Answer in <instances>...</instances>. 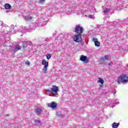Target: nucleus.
Masks as SVG:
<instances>
[{"label": "nucleus", "mask_w": 128, "mask_h": 128, "mask_svg": "<svg viewBox=\"0 0 128 128\" xmlns=\"http://www.w3.org/2000/svg\"><path fill=\"white\" fill-rule=\"evenodd\" d=\"M48 65L44 66V67L42 69L44 74H46V70H48Z\"/></svg>", "instance_id": "obj_16"}, {"label": "nucleus", "mask_w": 128, "mask_h": 128, "mask_svg": "<svg viewBox=\"0 0 128 128\" xmlns=\"http://www.w3.org/2000/svg\"><path fill=\"white\" fill-rule=\"evenodd\" d=\"M102 25H97V28H100V26H101Z\"/></svg>", "instance_id": "obj_27"}, {"label": "nucleus", "mask_w": 128, "mask_h": 128, "mask_svg": "<svg viewBox=\"0 0 128 128\" xmlns=\"http://www.w3.org/2000/svg\"><path fill=\"white\" fill-rule=\"evenodd\" d=\"M97 82H100L101 84H104V81L102 78H98V80L97 81Z\"/></svg>", "instance_id": "obj_17"}, {"label": "nucleus", "mask_w": 128, "mask_h": 128, "mask_svg": "<svg viewBox=\"0 0 128 128\" xmlns=\"http://www.w3.org/2000/svg\"><path fill=\"white\" fill-rule=\"evenodd\" d=\"M114 94H116V91L114 92Z\"/></svg>", "instance_id": "obj_30"}, {"label": "nucleus", "mask_w": 128, "mask_h": 128, "mask_svg": "<svg viewBox=\"0 0 128 128\" xmlns=\"http://www.w3.org/2000/svg\"><path fill=\"white\" fill-rule=\"evenodd\" d=\"M80 60L83 62L84 64H88V62L89 59L86 56L82 55L80 56Z\"/></svg>", "instance_id": "obj_5"}, {"label": "nucleus", "mask_w": 128, "mask_h": 128, "mask_svg": "<svg viewBox=\"0 0 128 128\" xmlns=\"http://www.w3.org/2000/svg\"><path fill=\"white\" fill-rule=\"evenodd\" d=\"M84 32V28L80 26V25H77L75 28V30H74V32L78 34L82 35Z\"/></svg>", "instance_id": "obj_3"}, {"label": "nucleus", "mask_w": 128, "mask_h": 128, "mask_svg": "<svg viewBox=\"0 0 128 128\" xmlns=\"http://www.w3.org/2000/svg\"><path fill=\"white\" fill-rule=\"evenodd\" d=\"M124 22H126V20H124Z\"/></svg>", "instance_id": "obj_32"}, {"label": "nucleus", "mask_w": 128, "mask_h": 128, "mask_svg": "<svg viewBox=\"0 0 128 128\" xmlns=\"http://www.w3.org/2000/svg\"><path fill=\"white\" fill-rule=\"evenodd\" d=\"M48 40V38H46L45 39L46 42H47Z\"/></svg>", "instance_id": "obj_29"}, {"label": "nucleus", "mask_w": 128, "mask_h": 128, "mask_svg": "<svg viewBox=\"0 0 128 128\" xmlns=\"http://www.w3.org/2000/svg\"><path fill=\"white\" fill-rule=\"evenodd\" d=\"M118 24V23L116 22H114V24Z\"/></svg>", "instance_id": "obj_28"}, {"label": "nucleus", "mask_w": 128, "mask_h": 128, "mask_svg": "<svg viewBox=\"0 0 128 128\" xmlns=\"http://www.w3.org/2000/svg\"><path fill=\"white\" fill-rule=\"evenodd\" d=\"M42 64L44 66H48V62H46V60L43 59L42 60Z\"/></svg>", "instance_id": "obj_14"}, {"label": "nucleus", "mask_w": 128, "mask_h": 128, "mask_svg": "<svg viewBox=\"0 0 128 128\" xmlns=\"http://www.w3.org/2000/svg\"><path fill=\"white\" fill-rule=\"evenodd\" d=\"M2 24H1V26H2Z\"/></svg>", "instance_id": "obj_34"}, {"label": "nucleus", "mask_w": 128, "mask_h": 128, "mask_svg": "<svg viewBox=\"0 0 128 128\" xmlns=\"http://www.w3.org/2000/svg\"><path fill=\"white\" fill-rule=\"evenodd\" d=\"M45 0H40V2H44Z\"/></svg>", "instance_id": "obj_25"}, {"label": "nucleus", "mask_w": 128, "mask_h": 128, "mask_svg": "<svg viewBox=\"0 0 128 128\" xmlns=\"http://www.w3.org/2000/svg\"><path fill=\"white\" fill-rule=\"evenodd\" d=\"M18 32H26V31H22V28H21L20 29H19L18 30Z\"/></svg>", "instance_id": "obj_20"}, {"label": "nucleus", "mask_w": 128, "mask_h": 128, "mask_svg": "<svg viewBox=\"0 0 128 128\" xmlns=\"http://www.w3.org/2000/svg\"><path fill=\"white\" fill-rule=\"evenodd\" d=\"M120 126V123H116V122H114L113 124H112V128H118V126Z\"/></svg>", "instance_id": "obj_12"}, {"label": "nucleus", "mask_w": 128, "mask_h": 128, "mask_svg": "<svg viewBox=\"0 0 128 128\" xmlns=\"http://www.w3.org/2000/svg\"><path fill=\"white\" fill-rule=\"evenodd\" d=\"M10 28H14V26H13V25L11 26H10Z\"/></svg>", "instance_id": "obj_31"}, {"label": "nucleus", "mask_w": 128, "mask_h": 128, "mask_svg": "<svg viewBox=\"0 0 128 128\" xmlns=\"http://www.w3.org/2000/svg\"><path fill=\"white\" fill-rule=\"evenodd\" d=\"M125 24H128V22H126V23H125Z\"/></svg>", "instance_id": "obj_36"}, {"label": "nucleus", "mask_w": 128, "mask_h": 128, "mask_svg": "<svg viewBox=\"0 0 128 128\" xmlns=\"http://www.w3.org/2000/svg\"><path fill=\"white\" fill-rule=\"evenodd\" d=\"M32 17L30 16H26V17H24V20H32Z\"/></svg>", "instance_id": "obj_15"}, {"label": "nucleus", "mask_w": 128, "mask_h": 128, "mask_svg": "<svg viewBox=\"0 0 128 128\" xmlns=\"http://www.w3.org/2000/svg\"><path fill=\"white\" fill-rule=\"evenodd\" d=\"M110 60V56L106 55L104 57H102L100 62H104L105 60Z\"/></svg>", "instance_id": "obj_7"}, {"label": "nucleus", "mask_w": 128, "mask_h": 128, "mask_svg": "<svg viewBox=\"0 0 128 128\" xmlns=\"http://www.w3.org/2000/svg\"><path fill=\"white\" fill-rule=\"evenodd\" d=\"M92 42H94L96 46H100V42H98V38H93Z\"/></svg>", "instance_id": "obj_10"}, {"label": "nucleus", "mask_w": 128, "mask_h": 128, "mask_svg": "<svg viewBox=\"0 0 128 128\" xmlns=\"http://www.w3.org/2000/svg\"><path fill=\"white\" fill-rule=\"evenodd\" d=\"M46 56L47 58V60H50V58H52V54H47L46 55Z\"/></svg>", "instance_id": "obj_19"}, {"label": "nucleus", "mask_w": 128, "mask_h": 128, "mask_svg": "<svg viewBox=\"0 0 128 128\" xmlns=\"http://www.w3.org/2000/svg\"><path fill=\"white\" fill-rule=\"evenodd\" d=\"M32 44V42L30 41H25L22 42V46L23 48H26L28 46H30Z\"/></svg>", "instance_id": "obj_6"}, {"label": "nucleus", "mask_w": 128, "mask_h": 128, "mask_svg": "<svg viewBox=\"0 0 128 128\" xmlns=\"http://www.w3.org/2000/svg\"><path fill=\"white\" fill-rule=\"evenodd\" d=\"M73 40L76 42H82V35L79 34H76L73 38Z\"/></svg>", "instance_id": "obj_4"}, {"label": "nucleus", "mask_w": 128, "mask_h": 128, "mask_svg": "<svg viewBox=\"0 0 128 128\" xmlns=\"http://www.w3.org/2000/svg\"><path fill=\"white\" fill-rule=\"evenodd\" d=\"M112 62H110L109 64H108V66H112Z\"/></svg>", "instance_id": "obj_26"}, {"label": "nucleus", "mask_w": 128, "mask_h": 128, "mask_svg": "<svg viewBox=\"0 0 128 128\" xmlns=\"http://www.w3.org/2000/svg\"><path fill=\"white\" fill-rule=\"evenodd\" d=\"M35 122L36 124H40V120H36Z\"/></svg>", "instance_id": "obj_21"}, {"label": "nucleus", "mask_w": 128, "mask_h": 128, "mask_svg": "<svg viewBox=\"0 0 128 128\" xmlns=\"http://www.w3.org/2000/svg\"><path fill=\"white\" fill-rule=\"evenodd\" d=\"M22 47L20 46L19 45H17L15 46L14 49L13 50L14 54H16L18 50H21Z\"/></svg>", "instance_id": "obj_11"}, {"label": "nucleus", "mask_w": 128, "mask_h": 128, "mask_svg": "<svg viewBox=\"0 0 128 128\" xmlns=\"http://www.w3.org/2000/svg\"><path fill=\"white\" fill-rule=\"evenodd\" d=\"M27 66H30V63L29 62V61H26L25 62Z\"/></svg>", "instance_id": "obj_22"}, {"label": "nucleus", "mask_w": 128, "mask_h": 128, "mask_svg": "<svg viewBox=\"0 0 128 128\" xmlns=\"http://www.w3.org/2000/svg\"><path fill=\"white\" fill-rule=\"evenodd\" d=\"M42 108H37L35 109V114H37V116H40L42 113Z\"/></svg>", "instance_id": "obj_9"}, {"label": "nucleus", "mask_w": 128, "mask_h": 128, "mask_svg": "<svg viewBox=\"0 0 128 128\" xmlns=\"http://www.w3.org/2000/svg\"><path fill=\"white\" fill-rule=\"evenodd\" d=\"M46 92H48V94H52L54 96H56L58 94V92H60V90H58V87L56 86H52V88L50 90H46Z\"/></svg>", "instance_id": "obj_1"}, {"label": "nucleus", "mask_w": 128, "mask_h": 128, "mask_svg": "<svg viewBox=\"0 0 128 128\" xmlns=\"http://www.w3.org/2000/svg\"><path fill=\"white\" fill-rule=\"evenodd\" d=\"M110 12V8H106L104 10V14H106V12Z\"/></svg>", "instance_id": "obj_18"}, {"label": "nucleus", "mask_w": 128, "mask_h": 128, "mask_svg": "<svg viewBox=\"0 0 128 128\" xmlns=\"http://www.w3.org/2000/svg\"><path fill=\"white\" fill-rule=\"evenodd\" d=\"M10 32L12 34H16V30H10Z\"/></svg>", "instance_id": "obj_23"}, {"label": "nucleus", "mask_w": 128, "mask_h": 128, "mask_svg": "<svg viewBox=\"0 0 128 128\" xmlns=\"http://www.w3.org/2000/svg\"><path fill=\"white\" fill-rule=\"evenodd\" d=\"M115 103H116V101H115Z\"/></svg>", "instance_id": "obj_35"}, {"label": "nucleus", "mask_w": 128, "mask_h": 128, "mask_svg": "<svg viewBox=\"0 0 128 128\" xmlns=\"http://www.w3.org/2000/svg\"><path fill=\"white\" fill-rule=\"evenodd\" d=\"M4 8L6 10H10V8H12V6L8 4H6L4 5Z\"/></svg>", "instance_id": "obj_13"}, {"label": "nucleus", "mask_w": 128, "mask_h": 128, "mask_svg": "<svg viewBox=\"0 0 128 128\" xmlns=\"http://www.w3.org/2000/svg\"><path fill=\"white\" fill-rule=\"evenodd\" d=\"M128 82V77L126 75H122L118 77L117 80V82L118 84H126Z\"/></svg>", "instance_id": "obj_2"}, {"label": "nucleus", "mask_w": 128, "mask_h": 128, "mask_svg": "<svg viewBox=\"0 0 128 128\" xmlns=\"http://www.w3.org/2000/svg\"><path fill=\"white\" fill-rule=\"evenodd\" d=\"M26 28V30H28V28Z\"/></svg>", "instance_id": "obj_33"}, {"label": "nucleus", "mask_w": 128, "mask_h": 128, "mask_svg": "<svg viewBox=\"0 0 128 128\" xmlns=\"http://www.w3.org/2000/svg\"><path fill=\"white\" fill-rule=\"evenodd\" d=\"M89 18H94V16L92 15H89Z\"/></svg>", "instance_id": "obj_24"}, {"label": "nucleus", "mask_w": 128, "mask_h": 128, "mask_svg": "<svg viewBox=\"0 0 128 128\" xmlns=\"http://www.w3.org/2000/svg\"><path fill=\"white\" fill-rule=\"evenodd\" d=\"M58 104H56L54 102H52L48 104V107L52 108H56Z\"/></svg>", "instance_id": "obj_8"}]
</instances>
